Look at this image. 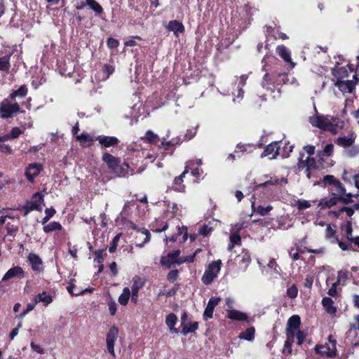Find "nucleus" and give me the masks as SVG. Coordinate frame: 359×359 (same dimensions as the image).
Segmentation results:
<instances>
[{"mask_svg":"<svg viewBox=\"0 0 359 359\" xmlns=\"http://www.w3.org/2000/svg\"><path fill=\"white\" fill-rule=\"evenodd\" d=\"M309 123L321 130L330 132L336 135L339 129H342L344 122L335 116L316 115L309 118Z\"/></svg>","mask_w":359,"mask_h":359,"instance_id":"nucleus-1","label":"nucleus"},{"mask_svg":"<svg viewBox=\"0 0 359 359\" xmlns=\"http://www.w3.org/2000/svg\"><path fill=\"white\" fill-rule=\"evenodd\" d=\"M23 114L25 119L28 121V123H21L24 127L31 128L32 123L31 121V116L26 114L25 110L21 109L20 104L18 102L11 103L8 99H4L0 103V117L4 119L13 118L18 114Z\"/></svg>","mask_w":359,"mask_h":359,"instance_id":"nucleus-2","label":"nucleus"},{"mask_svg":"<svg viewBox=\"0 0 359 359\" xmlns=\"http://www.w3.org/2000/svg\"><path fill=\"white\" fill-rule=\"evenodd\" d=\"M102 160L111 172L117 177H126L128 175L130 165L127 163H121L120 158L105 152L102 154Z\"/></svg>","mask_w":359,"mask_h":359,"instance_id":"nucleus-3","label":"nucleus"},{"mask_svg":"<svg viewBox=\"0 0 359 359\" xmlns=\"http://www.w3.org/2000/svg\"><path fill=\"white\" fill-rule=\"evenodd\" d=\"M358 196H359V194L353 195L351 193H346V191L344 195H340L339 197H325L320 199L318 203V206L321 209L331 208L339 202L344 205H348L353 202L352 200L353 197Z\"/></svg>","mask_w":359,"mask_h":359,"instance_id":"nucleus-4","label":"nucleus"},{"mask_svg":"<svg viewBox=\"0 0 359 359\" xmlns=\"http://www.w3.org/2000/svg\"><path fill=\"white\" fill-rule=\"evenodd\" d=\"M323 182L327 187L331 197H339L340 195H344L346 191L345 187L334 175H327L324 176Z\"/></svg>","mask_w":359,"mask_h":359,"instance_id":"nucleus-5","label":"nucleus"},{"mask_svg":"<svg viewBox=\"0 0 359 359\" xmlns=\"http://www.w3.org/2000/svg\"><path fill=\"white\" fill-rule=\"evenodd\" d=\"M221 266L222 262L220 259L213 261L208 265L202 276V281L205 285H210L217 276V274L220 271Z\"/></svg>","mask_w":359,"mask_h":359,"instance_id":"nucleus-6","label":"nucleus"},{"mask_svg":"<svg viewBox=\"0 0 359 359\" xmlns=\"http://www.w3.org/2000/svg\"><path fill=\"white\" fill-rule=\"evenodd\" d=\"M279 183V180L277 178H271L269 180L265 181L262 183H257L255 182L253 183V189L255 191V194L258 192L263 193L264 196H269L271 195L272 189L271 187L277 185Z\"/></svg>","mask_w":359,"mask_h":359,"instance_id":"nucleus-7","label":"nucleus"},{"mask_svg":"<svg viewBox=\"0 0 359 359\" xmlns=\"http://www.w3.org/2000/svg\"><path fill=\"white\" fill-rule=\"evenodd\" d=\"M304 154L299 153L297 163L299 170H302L304 168H308L309 170H320L318 159L316 160L313 157L308 156L305 160H304Z\"/></svg>","mask_w":359,"mask_h":359,"instance_id":"nucleus-8","label":"nucleus"},{"mask_svg":"<svg viewBox=\"0 0 359 359\" xmlns=\"http://www.w3.org/2000/svg\"><path fill=\"white\" fill-rule=\"evenodd\" d=\"M353 80H339L334 83L335 86L343 93H351L355 89L356 83L358 81L357 74L353 75Z\"/></svg>","mask_w":359,"mask_h":359,"instance_id":"nucleus-9","label":"nucleus"},{"mask_svg":"<svg viewBox=\"0 0 359 359\" xmlns=\"http://www.w3.org/2000/svg\"><path fill=\"white\" fill-rule=\"evenodd\" d=\"M287 80V74L286 73H279L276 76L274 74L266 73L263 76L262 85L264 88H266L268 84L277 83L280 85L285 83Z\"/></svg>","mask_w":359,"mask_h":359,"instance_id":"nucleus-10","label":"nucleus"},{"mask_svg":"<svg viewBox=\"0 0 359 359\" xmlns=\"http://www.w3.org/2000/svg\"><path fill=\"white\" fill-rule=\"evenodd\" d=\"M33 198H38L34 201H27L22 207V210H24V216L27 215L30 212L33 210L40 211L41 210V203L43 201V196L39 192H36L34 194Z\"/></svg>","mask_w":359,"mask_h":359,"instance_id":"nucleus-11","label":"nucleus"},{"mask_svg":"<svg viewBox=\"0 0 359 359\" xmlns=\"http://www.w3.org/2000/svg\"><path fill=\"white\" fill-rule=\"evenodd\" d=\"M281 141H274L269 144L261 154L260 157L262 158L268 156L270 160H273L277 158L280 154Z\"/></svg>","mask_w":359,"mask_h":359,"instance_id":"nucleus-12","label":"nucleus"},{"mask_svg":"<svg viewBox=\"0 0 359 359\" xmlns=\"http://www.w3.org/2000/svg\"><path fill=\"white\" fill-rule=\"evenodd\" d=\"M189 172V168L188 165H186L184 171L179 176L174 178L170 189L176 192L185 193L186 185L184 184V178Z\"/></svg>","mask_w":359,"mask_h":359,"instance_id":"nucleus-13","label":"nucleus"},{"mask_svg":"<svg viewBox=\"0 0 359 359\" xmlns=\"http://www.w3.org/2000/svg\"><path fill=\"white\" fill-rule=\"evenodd\" d=\"M118 336V329L116 325H113L109 330L106 336V343H107V348L108 352L112 355H115L114 352V344Z\"/></svg>","mask_w":359,"mask_h":359,"instance_id":"nucleus-14","label":"nucleus"},{"mask_svg":"<svg viewBox=\"0 0 359 359\" xmlns=\"http://www.w3.org/2000/svg\"><path fill=\"white\" fill-rule=\"evenodd\" d=\"M42 170L43 166L40 163H34L29 164L26 168L25 172L26 179L30 182H34L35 177L39 175Z\"/></svg>","mask_w":359,"mask_h":359,"instance_id":"nucleus-15","label":"nucleus"},{"mask_svg":"<svg viewBox=\"0 0 359 359\" xmlns=\"http://www.w3.org/2000/svg\"><path fill=\"white\" fill-rule=\"evenodd\" d=\"M180 250H176L161 257L160 263L162 266L170 269L173 264H177V257L180 255Z\"/></svg>","mask_w":359,"mask_h":359,"instance_id":"nucleus-16","label":"nucleus"},{"mask_svg":"<svg viewBox=\"0 0 359 359\" xmlns=\"http://www.w3.org/2000/svg\"><path fill=\"white\" fill-rule=\"evenodd\" d=\"M221 298L219 297H212L208 303L207 306L203 314V318L204 320H208L213 316V312L215 306L220 302Z\"/></svg>","mask_w":359,"mask_h":359,"instance_id":"nucleus-17","label":"nucleus"},{"mask_svg":"<svg viewBox=\"0 0 359 359\" xmlns=\"http://www.w3.org/2000/svg\"><path fill=\"white\" fill-rule=\"evenodd\" d=\"M99 142L102 149L116 146L119 140L114 136L99 135L95 138Z\"/></svg>","mask_w":359,"mask_h":359,"instance_id":"nucleus-18","label":"nucleus"},{"mask_svg":"<svg viewBox=\"0 0 359 359\" xmlns=\"http://www.w3.org/2000/svg\"><path fill=\"white\" fill-rule=\"evenodd\" d=\"M167 31L172 32L175 36L178 38L180 34H184L185 32V27L182 22L177 20H172L168 22V25L165 26Z\"/></svg>","mask_w":359,"mask_h":359,"instance_id":"nucleus-19","label":"nucleus"},{"mask_svg":"<svg viewBox=\"0 0 359 359\" xmlns=\"http://www.w3.org/2000/svg\"><path fill=\"white\" fill-rule=\"evenodd\" d=\"M236 261L238 263L239 268L245 270L251 262V257L248 250L243 251L236 256Z\"/></svg>","mask_w":359,"mask_h":359,"instance_id":"nucleus-20","label":"nucleus"},{"mask_svg":"<svg viewBox=\"0 0 359 359\" xmlns=\"http://www.w3.org/2000/svg\"><path fill=\"white\" fill-rule=\"evenodd\" d=\"M25 276V272L21 266H13L4 274L2 278V281H6L13 278L18 277L22 278Z\"/></svg>","mask_w":359,"mask_h":359,"instance_id":"nucleus-21","label":"nucleus"},{"mask_svg":"<svg viewBox=\"0 0 359 359\" xmlns=\"http://www.w3.org/2000/svg\"><path fill=\"white\" fill-rule=\"evenodd\" d=\"M276 53L281 57L283 60L287 62L290 64L292 67H294L295 63L292 62L291 58V53L290 50L285 46L284 45H280L276 47Z\"/></svg>","mask_w":359,"mask_h":359,"instance_id":"nucleus-22","label":"nucleus"},{"mask_svg":"<svg viewBox=\"0 0 359 359\" xmlns=\"http://www.w3.org/2000/svg\"><path fill=\"white\" fill-rule=\"evenodd\" d=\"M315 351L318 354L329 358H334L337 355V348H331L327 344L316 345Z\"/></svg>","mask_w":359,"mask_h":359,"instance_id":"nucleus-23","label":"nucleus"},{"mask_svg":"<svg viewBox=\"0 0 359 359\" xmlns=\"http://www.w3.org/2000/svg\"><path fill=\"white\" fill-rule=\"evenodd\" d=\"M226 316L232 320L248 321V316L245 313L236 309H228Z\"/></svg>","mask_w":359,"mask_h":359,"instance_id":"nucleus-24","label":"nucleus"},{"mask_svg":"<svg viewBox=\"0 0 359 359\" xmlns=\"http://www.w3.org/2000/svg\"><path fill=\"white\" fill-rule=\"evenodd\" d=\"M334 304V301L330 297H325L322 299V305L324 309L330 315H335L337 311V307Z\"/></svg>","mask_w":359,"mask_h":359,"instance_id":"nucleus-25","label":"nucleus"},{"mask_svg":"<svg viewBox=\"0 0 359 359\" xmlns=\"http://www.w3.org/2000/svg\"><path fill=\"white\" fill-rule=\"evenodd\" d=\"M27 259L31 264L32 270L34 271H39L40 266L43 264V262L39 256L35 253L31 252L29 254Z\"/></svg>","mask_w":359,"mask_h":359,"instance_id":"nucleus-26","label":"nucleus"},{"mask_svg":"<svg viewBox=\"0 0 359 359\" xmlns=\"http://www.w3.org/2000/svg\"><path fill=\"white\" fill-rule=\"evenodd\" d=\"M186 140V136L182 137L181 136H177L175 137H172L170 140L165 142L163 140L161 142V146L164 149V150H168L170 147H174L176 145H179L182 144Z\"/></svg>","mask_w":359,"mask_h":359,"instance_id":"nucleus-27","label":"nucleus"},{"mask_svg":"<svg viewBox=\"0 0 359 359\" xmlns=\"http://www.w3.org/2000/svg\"><path fill=\"white\" fill-rule=\"evenodd\" d=\"M131 228L134 230H137L138 233H141L142 235H144L145 236L144 240L140 243H136V245L140 247V248H142L144 246V245L145 243H147V242H149L150 241V238H151V234L149 233V231L144 229V228H142V229H139L137 228V226L133 224V223H131Z\"/></svg>","mask_w":359,"mask_h":359,"instance_id":"nucleus-28","label":"nucleus"},{"mask_svg":"<svg viewBox=\"0 0 359 359\" xmlns=\"http://www.w3.org/2000/svg\"><path fill=\"white\" fill-rule=\"evenodd\" d=\"M317 157L318 158V163L320 167V170L331 168L334 165L335 163L334 161L332 160L330 156H322L320 154H317Z\"/></svg>","mask_w":359,"mask_h":359,"instance_id":"nucleus-29","label":"nucleus"},{"mask_svg":"<svg viewBox=\"0 0 359 359\" xmlns=\"http://www.w3.org/2000/svg\"><path fill=\"white\" fill-rule=\"evenodd\" d=\"M35 304L42 302L45 306H47L53 302V297L46 292L38 294L34 298Z\"/></svg>","mask_w":359,"mask_h":359,"instance_id":"nucleus-30","label":"nucleus"},{"mask_svg":"<svg viewBox=\"0 0 359 359\" xmlns=\"http://www.w3.org/2000/svg\"><path fill=\"white\" fill-rule=\"evenodd\" d=\"M87 6L95 12L97 16H101L104 13L102 6L95 0H86Z\"/></svg>","mask_w":359,"mask_h":359,"instance_id":"nucleus-31","label":"nucleus"},{"mask_svg":"<svg viewBox=\"0 0 359 359\" xmlns=\"http://www.w3.org/2000/svg\"><path fill=\"white\" fill-rule=\"evenodd\" d=\"M22 133L23 131L21 129H20L18 127H14L11 129L9 133L4 136H0V141H8L16 139Z\"/></svg>","mask_w":359,"mask_h":359,"instance_id":"nucleus-32","label":"nucleus"},{"mask_svg":"<svg viewBox=\"0 0 359 359\" xmlns=\"http://www.w3.org/2000/svg\"><path fill=\"white\" fill-rule=\"evenodd\" d=\"M12 53L5 55L0 57V71L3 72H8L11 68L10 59Z\"/></svg>","mask_w":359,"mask_h":359,"instance_id":"nucleus-33","label":"nucleus"},{"mask_svg":"<svg viewBox=\"0 0 359 359\" xmlns=\"http://www.w3.org/2000/svg\"><path fill=\"white\" fill-rule=\"evenodd\" d=\"M354 142V138L343 136L339 137L334 140V143L344 148L350 147Z\"/></svg>","mask_w":359,"mask_h":359,"instance_id":"nucleus-34","label":"nucleus"},{"mask_svg":"<svg viewBox=\"0 0 359 359\" xmlns=\"http://www.w3.org/2000/svg\"><path fill=\"white\" fill-rule=\"evenodd\" d=\"M255 329L254 327H250L241 332L238 337L248 341H252L255 339Z\"/></svg>","mask_w":359,"mask_h":359,"instance_id":"nucleus-35","label":"nucleus"},{"mask_svg":"<svg viewBox=\"0 0 359 359\" xmlns=\"http://www.w3.org/2000/svg\"><path fill=\"white\" fill-rule=\"evenodd\" d=\"M252 209L253 212H257L259 215L266 216L269 215L270 211L273 209V207L271 205H267L266 207H264L261 205L255 207V202L252 203Z\"/></svg>","mask_w":359,"mask_h":359,"instance_id":"nucleus-36","label":"nucleus"},{"mask_svg":"<svg viewBox=\"0 0 359 359\" xmlns=\"http://www.w3.org/2000/svg\"><path fill=\"white\" fill-rule=\"evenodd\" d=\"M28 93V89L26 85L21 86L18 90H13L8 96L11 100H15V97H25Z\"/></svg>","mask_w":359,"mask_h":359,"instance_id":"nucleus-37","label":"nucleus"},{"mask_svg":"<svg viewBox=\"0 0 359 359\" xmlns=\"http://www.w3.org/2000/svg\"><path fill=\"white\" fill-rule=\"evenodd\" d=\"M144 283H145V280L144 278H142L138 276H135L133 278V285L131 287V291L136 292L137 293H138L140 290L144 287Z\"/></svg>","mask_w":359,"mask_h":359,"instance_id":"nucleus-38","label":"nucleus"},{"mask_svg":"<svg viewBox=\"0 0 359 359\" xmlns=\"http://www.w3.org/2000/svg\"><path fill=\"white\" fill-rule=\"evenodd\" d=\"M300 325V317L298 315H293L287 320L286 327L298 330H299Z\"/></svg>","mask_w":359,"mask_h":359,"instance_id":"nucleus-39","label":"nucleus"},{"mask_svg":"<svg viewBox=\"0 0 359 359\" xmlns=\"http://www.w3.org/2000/svg\"><path fill=\"white\" fill-rule=\"evenodd\" d=\"M142 140H144V142H147L148 143L154 144H156L159 141L158 135H156L151 130H147L145 133L144 137H142Z\"/></svg>","mask_w":359,"mask_h":359,"instance_id":"nucleus-40","label":"nucleus"},{"mask_svg":"<svg viewBox=\"0 0 359 359\" xmlns=\"http://www.w3.org/2000/svg\"><path fill=\"white\" fill-rule=\"evenodd\" d=\"M62 226L59 222H52L46 225H44L43 230L45 233H50L56 230H62Z\"/></svg>","mask_w":359,"mask_h":359,"instance_id":"nucleus-41","label":"nucleus"},{"mask_svg":"<svg viewBox=\"0 0 359 359\" xmlns=\"http://www.w3.org/2000/svg\"><path fill=\"white\" fill-rule=\"evenodd\" d=\"M334 76L337 78V81L344 80L348 76V70L346 67H340L335 70Z\"/></svg>","mask_w":359,"mask_h":359,"instance_id":"nucleus-42","label":"nucleus"},{"mask_svg":"<svg viewBox=\"0 0 359 359\" xmlns=\"http://www.w3.org/2000/svg\"><path fill=\"white\" fill-rule=\"evenodd\" d=\"M130 297V290L128 287H124L122 294L118 297V302L123 306L127 305Z\"/></svg>","mask_w":359,"mask_h":359,"instance_id":"nucleus-43","label":"nucleus"},{"mask_svg":"<svg viewBox=\"0 0 359 359\" xmlns=\"http://www.w3.org/2000/svg\"><path fill=\"white\" fill-rule=\"evenodd\" d=\"M318 154H320V156H327L332 157L334 154V145L332 143L327 144L323 149L319 150L317 152Z\"/></svg>","mask_w":359,"mask_h":359,"instance_id":"nucleus-44","label":"nucleus"},{"mask_svg":"<svg viewBox=\"0 0 359 359\" xmlns=\"http://www.w3.org/2000/svg\"><path fill=\"white\" fill-rule=\"evenodd\" d=\"M325 238L327 239H332V241H338V236L337 235L336 231L332 228L329 224L327 225L325 230Z\"/></svg>","mask_w":359,"mask_h":359,"instance_id":"nucleus-45","label":"nucleus"},{"mask_svg":"<svg viewBox=\"0 0 359 359\" xmlns=\"http://www.w3.org/2000/svg\"><path fill=\"white\" fill-rule=\"evenodd\" d=\"M177 322V317L173 313H169L165 318V323L167 326L169 327V329H172V327H174L176 325Z\"/></svg>","mask_w":359,"mask_h":359,"instance_id":"nucleus-46","label":"nucleus"},{"mask_svg":"<svg viewBox=\"0 0 359 359\" xmlns=\"http://www.w3.org/2000/svg\"><path fill=\"white\" fill-rule=\"evenodd\" d=\"M198 328V322H191L189 323V326H184L182 332L184 335H187L189 333H193Z\"/></svg>","mask_w":359,"mask_h":359,"instance_id":"nucleus-47","label":"nucleus"},{"mask_svg":"<svg viewBox=\"0 0 359 359\" xmlns=\"http://www.w3.org/2000/svg\"><path fill=\"white\" fill-rule=\"evenodd\" d=\"M249 146L250 144H243L241 143L238 144L233 151L236 154L237 158H241L243 154L247 151V148Z\"/></svg>","mask_w":359,"mask_h":359,"instance_id":"nucleus-48","label":"nucleus"},{"mask_svg":"<svg viewBox=\"0 0 359 359\" xmlns=\"http://www.w3.org/2000/svg\"><path fill=\"white\" fill-rule=\"evenodd\" d=\"M75 282V280L74 279H71L69 280V286L67 287V290L68 291V292L72 295V296H78V295H80V294H84L86 292L88 291V289H86L83 291H80V292H74L73 290L74 288V283Z\"/></svg>","mask_w":359,"mask_h":359,"instance_id":"nucleus-49","label":"nucleus"},{"mask_svg":"<svg viewBox=\"0 0 359 359\" xmlns=\"http://www.w3.org/2000/svg\"><path fill=\"white\" fill-rule=\"evenodd\" d=\"M95 255V261H96L98 264L103 263L104 260V257L107 256L106 249H101L94 252Z\"/></svg>","mask_w":359,"mask_h":359,"instance_id":"nucleus-50","label":"nucleus"},{"mask_svg":"<svg viewBox=\"0 0 359 359\" xmlns=\"http://www.w3.org/2000/svg\"><path fill=\"white\" fill-rule=\"evenodd\" d=\"M287 296L290 299H295L298 294V289L295 284H292L287 289Z\"/></svg>","mask_w":359,"mask_h":359,"instance_id":"nucleus-51","label":"nucleus"},{"mask_svg":"<svg viewBox=\"0 0 359 359\" xmlns=\"http://www.w3.org/2000/svg\"><path fill=\"white\" fill-rule=\"evenodd\" d=\"M293 343H294V341H290L287 339H286L285 341L284 346H283V348L282 351V353L285 355L287 356V355H290L292 354V346Z\"/></svg>","mask_w":359,"mask_h":359,"instance_id":"nucleus-52","label":"nucleus"},{"mask_svg":"<svg viewBox=\"0 0 359 359\" xmlns=\"http://www.w3.org/2000/svg\"><path fill=\"white\" fill-rule=\"evenodd\" d=\"M120 237H121V234L118 233V234L116 235L114 237V238L112 239V241L110 243V245L109 247V252L110 253H114L116 252Z\"/></svg>","mask_w":359,"mask_h":359,"instance_id":"nucleus-53","label":"nucleus"},{"mask_svg":"<svg viewBox=\"0 0 359 359\" xmlns=\"http://www.w3.org/2000/svg\"><path fill=\"white\" fill-rule=\"evenodd\" d=\"M297 344L302 346L306 341V332L303 330H298L296 335Z\"/></svg>","mask_w":359,"mask_h":359,"instance_id":"nucleus-54","label":"nucleus"},{"mask_svg":"<svg viewBox=\"0 0 359 359\" xmlns=\"http://www.w3.org/2000/svg\"><path fill=\"white\" fill-rule=\"evenodd\" d=\"M346 238L348 241H351L354 237L353 236V228L351 221H347L345 228Z\"/></svg>","mask_w":359,"mask_h":359,"instance_id":"nucleus-55","label":"nucleus"},{"mask_svg":"<svg viewBox=\"0 0 359 359\" xmlns=\"http://www.w3.org/2000/svg\"><path fill=\"white\" fill-rule=\"evenodd\" d=\"M297 330H294V329L286 327V330H285V334H286V337H287L286 339L292 341H294V338L297 335Z\"/></svg>","mask_w":359,"mask_h":359,"instance_id":"nucleus-56","label":"nucleus"},{"mask_svg":"<svg viewBox=\"0 0 359 359\" xmlns=\"http://www.w3.org/2000/svg\"><path fill=\"white\" fill-rule=\"evenodd\" d=\"M212 231V228L204 224L198 229V234L204 236H208Z\"/></svg>","mask_w":359,"mask_h":359,"instance_id":"nucleus-57","label":"nucleus"},{"mask_svg":"<svg viewBox=\"0 0 359 359\" xmlns=\"http://www.w3.org/2000/svg\"><path fill=\"white\" fill-rule=\"evenodd\" d=\"M7 234L8 236H15V233L18 231V227L17 226H15L13 224H11V223H8L6 226Z\"/></svg>","mask_w":359,"mask_h":359,"instance_id":"nucleus-58","label":"nucleus"},{"mask_svg":"<svg viewBox=\"0 0 359 359\" xmlns=\"http://www.w3.org/2000/svg\"><path fill=\"white\" fill-rule=\"evenodd\" d=\"M179 276V271L177 269H174L170 271L168 276L167 280L170 283H174Z\"/></svg>","mask_w":359,"mask_h":359,"instance_id":"nucleus-59","label":"nucleus"},{"mask_svg":"<svg viewBox=\"0 0 359 359\" xmlns=\"http://www.w3.org/2000/svg\"><path fill=\"white\" fill-rule=\"evenodd\" d=\"M107 45L109 48H116L119 46V41L113 37H109L107 40Z\"/></svg>","mask_w":359,"mask_h":359,"instance_id":"nucleus-60","label":"nucleus"},{"mask_svg":"<svg viewBox=\"0 0 359 359\" xmlns=\"http://www.w3.org/2000/svg\"><path fill=\"white\" fill-rule=\"evenodd\" d=\"M356 64H348L347 67L348 68V70L350 72H354L357 74V72L359 73V55L356 57Z\"/></svg>","mask_w":359,"mask_h":359,"instance_id":"nucleus-61","label":"nucleus"},{"mask_svg":"<svg viewBox=\"0 0 359 359\" xmlns=\"http://www.w3.org/2000/svg\"><path fill=\"white\" fill-rule=\"evenodd\" d=\"M311 207V203L308 201L298 200L297 201V208L299 210H303Z\"/></svg>","mask_w":359,"mask_h":359,"instance_id":"nucleus-62","label":"nucleus"},{"mask_svg":"<svg viewBox=\"0 0 359 359\" xmlns=\"http://www.w3.org/2000/svg\"><path fill=\"white\" fill-rule=\"evenodd\" d=\"M76 140L81 142H92L93 140L89 136L87 133H82L81 135L76 136Z\"/></svg>","mask_w":359,"mask_h":359,"instance_id":"nucleus-63","label":"nucleus"},{"mask_svg":"<svg viewBox=\"0 0 359 359\" xmlns=\"http://www.w3.org/2000/svg\"><path fill=\"white\" fill-rule=\"evenodd\" d=\"M229 239H230V241L235 245H241V236L237 233H233L231 234Z\"/></svg>","mask_w":359,"mask_h":359,"instance_id":"nucleus-64","label":"nucleus"}]
</instances>
